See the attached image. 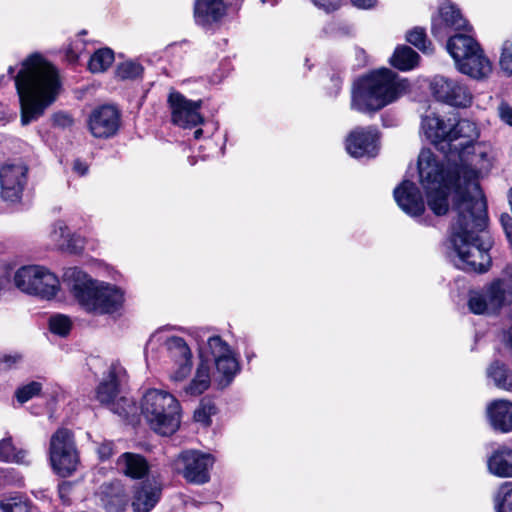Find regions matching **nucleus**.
Returning a JSON list of instances; mask_svg holds the SVG:
<instances>
[{
  "mask_svg": "<svg viewBox=\"0 0 512 512\" xmlns=\"http://www.w3.org/2000/svg\"><path fill=\"white\" fill-rule=\"evenodd\" d=\"M455 219L451 226V242L462 262L461 269L485 272L491 264L488 253L491 241L487 227L486 203L476 199L455 204Z\"/></svg>",
  "mask_w": 512,
  "mask_h": 512,
  "instance_id": "obj_1",
  "label": "nucleus"
},
{
  "mask_svg": "<svg viewBox=\"0 0 512 512\" xmlns=\"http://www.w3.org/2000/svg\"><path fill=\"white\" fill-rule=\"evenodd\" d=\"M13 79L20 101V121L27 126L43 116L56 100L61 87L59 76L49 62L32 55Z\"/></svg>",
  "mask_w": 512,
  "mask_h": 512,
  "instance_id": "obj_2",
  "label": "nucleus"
},
{
  "mask_svg": "<svg viewBox=\"0 0 512 512\" xmlns=\"http://www.w3.org/2000/svg\"><path fill=\"white\" fill-rule=\"evenodd\" d=\"M447 158V167L436 158L430 149L421 150L418 157V171L420 182L427 194V204L437 215H445L448 212V192L453 189V211L455 212V199L458 189H463L462 182L450 179V174L455 169L456 159Z\"/></svg>",
  "mask_w": 512,
  "mask_h": 512,
  "instance_id": "obj_3",
  "label": "nucleus"
},
{
  "mask_svg": "<svg viewBox=\"0 0 512 512\" xmlns=\"http://www.w3.org/2000/svg\"><path fill=\"white\" fill-rule=\"evenodd\" d=\"M64 282L78 304L89 313H114L123 304V293L117 287L93 280L77 267L65 271Z\"/></svg>",
  "mask_w": 512,
  "mask_h": 512,
  "instance_id": "obj_4",
  "label": "nucleus"
},
{
  "mask_svg": "<svg viewBox=\"0 0 512 512\" xmlns=\"http://www.w3.org/2000/svg\"><path fill=\"white\" fill-rule=\"evenodd\" d=\"M408 83L399 80L396 73L380 69L358 81L353 92L351 108L361 113H374L398 99Z\"/></svg>",
  "mask_w": 512,
  "mask_h": 512,
  "instance_id": "obj_5",
  "label": "nucleus"
},
{
  "mask_svg": "<svg viewBox=\"0 0 512 512\" xmlns=\"http://www.w3.org/2000/svg\"><path fill=\"white\" fill-rule=\"evenodd\" d=\"M492 162V150L483 144H473L463 160L456 159L455 169L450 174V179L461 181L463 189H458L455 204L472 202L476 199L485 201L478 178L491 169Z\"/></svg>",
  "mask_w": 512,
  "mask_h": 512,
  "instance_id": "obj_6",
  "label": "nucleus"
},
{
  "mask_svg": "<svg viewBox=\"0 0 512 512\" xmlns=\"http://www.w3.org/2000/svg\"><path fill=\"white\" fill-rule=\"evenodd\" d=\"M141 412L152 430L171 435L180 424V404L170 393L158 389L148 390L141 402Z\"/></svg>",
  "mask_w": 512,
  "mask_h": 512,
  "instance_id": "obj_7",
  "label": "nucleus"
},
{
  "mask_svg": "<svg viewBox=\"0 0 512 512\" xmlns=\"http://www.w3.org/2000/svg\"><path fill=\"white\" fill-rule=\"evenodd\" d=\"M446 47L461 73L474 79H483L491 74V61L472 36L457 33L448 39Z\"/></svg>",
  "mask_w": 512,
  "mask_h": 512,
  "instance_id": "obj_8",
  "label": "nucleus"
},
{
  "mask_svg": "<svg viewBox=\"0 0 512 512\" xmlns=\"http://www.w3.org/2000/svg\"><path fill=\"white\" fill-rule=\"evenodd\" d=\"M48 455L53 471L61 477L71 476L80 465L74 435L67 428H59L51 435Z\"/></svg>",
  "mask_w": 512,
  "mask_h": 512,
  "instance_id": "obj_9",
  "label": "nucleus"
},
{
  "mask_svg": "<svg viewBox=\"0 0 512 512\" xmlns=\"http://www.w3.org/2000/svg\"><path fill=\"white\" fill-rule=\"evenodd\" d=\"M14 283L21 291L44 299L53 298L59 289L56 275L39 265L19 268L14 275Z\"/></svg>",
  "mask_w": 512,
  "mask_h": 512,
  "instance_id": "obj_10",
  "label": "nucleus"
},
{
  "mask_svg": "<svg viewBox=\"0 0 512 512\" xmlns=\"http://www.w3.org/2000/svg\"><path fill=\"white\" fill-rule=\"evenodd\" d=\"M512 290L509 284L501 279L492 281L482 289L471 291L468 307L473 314L493 315L509 302Z\"/></svg>",
  "mask_w": 512,
  "mask_h": 512,
  "instance_id": "obj_11",
  "label": "nucleus"
},
{
  "mask_svg": "<svg viewBox=\"0 0 512 512\" xmlns=\"http://www.w3.org/2000/svg\"><path fill=\"white\" fill-rule=\"evenodd\" d=\"M479 137L476 124L468 119L450 123L445 157L463 160Z\"/></svg>",
  "mask_w": 512,
  "mask_h": 512,
  "instance_id": "obj_12",
  "label": "nucleus"
},
{
  "mask_svg": "<svg viewBox=\"0 0 512 512\" xmlns=\"http://www.w3.org/2000/svg\"><path fill=\"white\" fill-rule=\"evenodd\" d=\"M214 459L211 455L196 450H187L178 455L174 461L175 470L194 484H204L209 481V469Z\"/></svg>",
  "mask_w": 512,
  "mask_h": 512,
  "instance_id": "obj_13",
  "label": "nucleus"
},
{
  "mask_svg": "<svg viewBox=\"0 0 512 512\" xmlns=\"http://www.w3.org/2000/svg\"><path fill=\"white\" fill-rule=\"evenodd\" d=\"M431 90L437 100L451 106L465 108L472 103L473 95L470 89L455 79L436 76L431 83Z\"/></svg>",
  "mask_w": 512,
  "mask_h": 512,
  "instance_id": "obj_14",
  "label": "nucleus"
},
{
  "mask_svg": "<svg viewBox=\"0 0 512 512\" xmlns=\"http://www.w3.org/2000/svg\"><path fill=\"white\" fill-rule=\"evenodd\" d=\"M164 345L173 362L170 379L175 382L183 381L192 369V353L188 344L181 337L171 336L164 341Z\"/></svg>",
  "mask_w": 512,
  "mask_h": 512,
  "instance_id": "obj_15",
  "label": "nucleus"
},
{
  "mask_svg": "<svg viewBox=\"0 0 512 512\" xmlns=\"http://www.w3.org/2000/svg\"><path fill=\"white\" fill-rule=\"evenodd\" d=\"M172 122L181 127H194L203 122L199 113L202 101H191L179 92H171L168 98Z\"/></svg>",
  "mask_w": 512,
  "mask_h": 512,
  "instance_id": "obj_16",
  "label": "nucleus"
},
{
  "mask_svg": "<svg viewBox=\"0 0 512 512\" xmlns=\"http://www.w3.org/2000/svg\"><path fill=\"white\" fill-rule=\"evenodd\" d=\"M379 135L373 127H357L350 132L346 139V150L355 158L375 157L378 153Z\"/></svg>",
  "mask_w": 512,
  "mask_h": 512,
  "instance_id": "obj_17",
  "label": "nucleus"
},
{
  "mask_svg": "<svg viewBox=\"0 0 512 512\" xmlns=\"http://www.w3.org/2000/svg\"><path fill=\"white\" fill-rule=\"evenodd\" d=\"M120 126V113L112 105H103L94 109L88 118V128L96 138L114 136Z\"/></svg>",
  "mask_w": 512,
  "mask_h": 512,
  "instance_id": "obj_18",
  "label": "nucleus"
},
{
  "mask_svg": "<svg viewBox=\"0 0 512 512\" xmlns=\"http://www.w3.org/2000/svg\"><path fill=\"white\" fill-rule=\"evenodd\" d=\"M28 169L22 163H8L0 169V183L2 197L11 202L20 199L26 183Z\"/></svg>",
  "mask_w": 512,
  "mask_h": 512,
  "instance_id": "obj_19",
  "label": "nucleus"
},
{
  "mask_svg": "<svg viewBox=\"0 0 512 512\" xmlns=\"http://www.w3.org/2000/svg\"><path fill=\"white\" fill-rule=\"evenodd\" d=\"M451 30L469 31L470 27L457 7L444 3L439 9V16L433 20L432 33L435 37L443 39Z\"/></svg>",
  "mask_w": 512,
  "mask_h": 512,
  "instance_id": "obj_20",
  "label": "nucleus"
},
{
  "mask_svg": "<svg viewBox=\"0 0 512 512\" xmlns=\"http://www.w3.org/2000/svg\"><path fill=\"white\" fill-rule=\"evenodd\" d=\"M394 198L398 206L408 215L417 217L425 211V204L415 183L405 180L394 189Z\"/></svg>",
  "mask_w": 512,
  "mask_h": 512,
  "instance_id": "obj_21",
  "label": "nucleus"
},
{
  "mask_svg": "<svg viewBox=\"0 0 512 512\" xmlns=\"http://www.w3.org/2000/svg\"><path fill=\"white\" fill-rule=\"evenodd\" d=\"M126 371L119 363L111 364L108 376L97 388V399L106 405H111L119 393V386L125 380Z\"/></svg>",
  "mask_w": 512,
  "mask_h": 512,
  "instance_id": "obj_22",
  "label": "nucleus"
},
{
  "mask_svg": "<svg viewBox=\"0 0 512 512\" xmlns=\"http://www.w3.org/2000/svg\"><path fill=\"white\" fill-rule=\"evenodd\" d=\"M451 121L445 122L435 114L427 115L422 119V129L425 136L434 146L445 153Z\"/></svg>",
  "mask_w": 512,
  "mask_h": 512,
  "instance_id": "obj_23",
  "label": "nucleus"
},
{
  "mask_svg": "<svg viewBox=\"0 0 512 512\" xmlns=\"http://www.w3.org/2000/svg\"><path fill=\"white\" fill-rule=\"evenodd\" d=\"M161 487L156 483L146 481L135 488L132 508L134 512H149L158 503Z\"/></svg>",
  "mask_w": 512,
  "mask_h": 512,
  "instance_id": "obj_24",
  "label": "nucleus"
},
{
  "mask_svg": "<svg viewBox=\"0 0 512 512\" xmlns=\"http://www.w3.org/2000/svg\"><path fill=\"white\" fill-rule=\"evenodd\" d=\"M232 0H196L194 16L198 24L206 25L220 20L226 12V3Z\"/></svg>",
  "mask_w": 512,
  "mask_h": 512,
  "instance_id": "obj_25",
  "label": "nucleus"
},
{
  "mask_svg": "<svg viewBox=\"0 0 512 512\" xmlns=\"http://www.w3.org/2000/svg\"><path fill=\"white\" fill-rule=\"evenodd\" d=\"M492 427L501 432L512 431V403L506 400H497L487 409Z\"/></svg>",
  "mask_w": 512,
  "mask_h": 512,
  "instance_id": "obj_26",
  "label": "nucleus"
},
{
  "mask_svg": "<svg viewBox=\"0 0 512 512\" xmlns=\"http://www.w3.org/2000/svg\"><path fill=\"white\" fill-rule=\"evenodd\" d=\"M101 500L109 512H123L128 502L124 488L118 481L101 486Z\"/></svg>",
  "mask_w": 512,
  "mask_h": 512,
  "instance_id": "obj_27",
  "label": "nucleus"
},
{
  "mask_svg": "<svg viewBox=\"0 0 512 512\" xmlns=\"http://www.w3.org/2000/svg\"><path fill=\"white\" fill-rule=\"evenodd\" d=\"M123 473L131 478H142L148 472V464L145 458L139 454L126 452L117 461Z\"/></svg>",
  "mask_w": 512,
  "mask_h": 512,
  "instance_id": "obj_28",
  "label": "nucleus"
},
{
  "mask_svg": "<svg viewBox=\"0 0 512 512\" xmlns=\"http://www.w3.org/2000/svg\"><path fill=\"white\" fill-rule=\"evenodd\" d=\"M489 471L499 477H512V450L501 448L488 460Z\"/></svg>",
  "mask_w": 512,
  "mask_h": 512,
  "instance_id": "obj_29",
  "label": "nucleus"
},
{
  "mask_svg": "<svg viewBox=\"0 0 512 512\" xmlns=\"http://www.w3.org/2000/svg\"><path fill=\"white\" fill-rule=\"evenodd\" d=\"M487 377L500 389L512 390V372L500 361H494L487 368Z\"/></svg>",
  "mask_w": 512,
  "mask_h": 512,
  "instance_id": "obj_30",
  "label": "nucleus"
},
{
  "mask_svg": "<svg viewBox=\"0 0 512 512\" xmlns=\"http://www.w3.org/2000/svg\"><path fill=\"white\" fill-rule=\"evenodd\" d=\"M217 373L219 374V384L226 387L230 384L236 373L239 371V364L233 353L221 357L214 361Z\"/></svg>",
  "mask_w": 512,
  "mask_h": 512,
  "instance_id": "obj_31",
  "label": "nucleus"
},
{
  "mask_svg": "<svg viewBox=\"0 0 512 512\" xmlns=\"http://www.w3.org/2000/svg\"><path fill=\"white\" fill-rule=\"evenodd\" d=\"M0 512H34V505L25 495L15 493L0 499Z\"/></svg>",
  "mask_w": 512,
  "mask_h": 512,
  "instance_id": "obj_32",
  "label": "nucleus"
},
{
  "mask_svg": "<svg viewBox=\"0 0 512 512\" xmlns=\"http://www.w3.org/2000/svg\"><path fill=\"white\" fill-rule=\"evenodd\" d=\"M419 55L409 46H399L391 58V64L403 71L413 69L419 61Z\"/></svg>",
  "mask_w": 512,
  "mask_h": 512,
  "instance_id": "obj_33",
  "label": "nucleus"
},
{
  "mask_svg": "<svg viewBox=\"0 0 512 512\" xmlns=\"http://www.w3.org/2000/svg\"><path fill=\"white\" fill-rule=\"evenodd\" d=\"M27 451L17 449L13 442L12 437L8 436L0 440V461L12 462L17 464H28Z\"/></svg>",
  "mask_w": 512,
  "mask_h": 512,
  "instance_id": "obj_34",
  "label": "nucleus"
},
{
  "mask_svg": "<svg viewBox=\"0 0 512 512\" xmlns=\"http://www.w3.org/2000/svg\"><path fill=\"white\" fill-rule=\"evenodd\" d=\"M210 382L209 367L202 362L196 370L195 377L185 387V393L191 396H198L209 388Z\"/></svg>",
  "mask_w": 512,
  "mask_h": 512,
  "instance_id": "obj_35",
  "label": "nucleus"
},
{
  "mask_svg": "<svg viewBox=\"0 0 512 512\" xmlns=\"http://www.w3.org/2000/svg\"><path fill=\"white\" fill-rule=\"evenodd\" d=\"M50 238L54 245L61 250L71 251L75 247L72 244L73 239L71 237L70 230L63 221H57L54 223L50 232Z\"/></svg>",
  "mask_w": 512,
  "mask_h": 512,
  "instance_id": "obj_36",
  "label": "nucleus"
},
{
  "mask_svg": "<svg viewBox=\"0 0 512 512\" xmlns=\"http://www.w3.org/2000/svg\"><path fill=\"white\" fill-rule=\"evenodd\" d=\"M114 61V53L109 48L97 50L90 58L88 68L92 73L106 71Z\"/></svg>",
  "mask_w": 512,
  "mask_h": 512,
  "instance_id": "obj_37",
  "label": "nucleus"
},
{
  "mask_svg": "<svg viewBox=\"0 0 512 512\" xmlns=\"http://www.w3.org/2000/svg\"><path fill=\"white\" fill-rule=\"evenodd\" d=\"M406 40L425 54H431L433 52L432 44L427 39L426 32L423 28L415 27L408 31Z\"/></svg>",
  "mask_w": 512,
  "mask_h": 512,
  "instance_id": "obj_38",
  "label": "nucleus"
},
{
  "mask_svg": "<svg viewBox=\"0 0 512 512\" xmlns=\"http://www.w3.org/2000/svg\"><path fill=\"white\" fill-rule=\"evenodd\" d=\"M496 512H512V483L506 482L499 488L495 498Z\"/></svg>",
  "mask_w": 512,
  "mask_h": 512,
  "instance_id": "obj_39",
  "label": "nucleus"
},
{
  "mask_svg": "<svg viewBox=\"0 0 512 512\" xmlns=\"http://www.w3.org/2000/svg\"><path fill=\"white\" fill-rule=\"evenodd\" d=\"M143 67L135 61H125L117 66L116 75L122 80H133L140 77Z\"/></svg>",
  "mask_w": 512,
  "mask_h": 512,
  "instance_id": "obj_40",
  "label": "nucleus"
},
{
  "mask_svg": "<svg viewBox=\"0 0 512 512\" xmlns=\"http://www.w3.org/2000/svg\"><path fill=\"white\" fill-rule=\"evenodd\" d=\"M207 347L214 361L232 352L230 346L220 336L217 335L210 336L208 338Z\"/></svg>",
  "mask_w": 512,
  "mask_h": 512,
  "instance_id": "obj_41",
  "label": "nucleus"
},
{
  "mask_svg": "<svg viewBox=\"0 0 512 512\" xmlns=\"http://www.w3.org/2000/svg\"><path fill=\"white\" fill-rule=\"evenodd\" d=\"M216 407L209 400H202L200 406L194 412V419L196 422L208 426L210 424V417L215 414Z\"/></svg>",
  "mask_w": 512,
  "mask_h": 512,
  "instance_id": "obj_42",
  "label": "nucleus"
},
{
  "mask_svg": "<svg viewBox=\"0 0 512 512\" xmlns=\"http://www.w3.org/2000/svg\"><path fill=\"white\" fill-rule=\"evenodd\" d=\"M41 389V383L33 381L22 387H19L15 392V396L20 403H25L34 396L38 395L41 392Z\"/></svg>",
  "mask_w": 512,
  "mask_h": 512,
  "instance_id": "obj_43",
  "label": "nucleus"
},
{
  "mask_svg": "<svg viewBox=\"0 0 512 512\" xmlns=\"http://www.w3.org/2000/svg\"><path fill=\"white\" fill-rule=\"evenodd\" d=\"M110 410L120 417L127 418L136 410L135 404L126 397L115 400L110 406Z\"/></svg>",
  "mask_w": 512,
  "mask_h": 512,
  "instance_id": "obj_44",
  "label": "nucleus"
},
{
  "mask_svg": "<svg viewBox=\"0 0 512 512\" xmlns=\"http://www.w3.org/2000/svg\"><path fill=\"white\" fill-rule=\"evenodd\" d=\"M50 330L54 334L66 336L72 326L71 320L65 315H55L50 318Z\"/></svg>",
  "mask_w": 512,
  "mask_h": 512,
  "instance_id": "obj_45",
  "label": "nucleus"
},
{
  "mask_svg": "<svg viewBox=\"0 0 512 512\" xmlns=\"http://www.w3.org/2000/svg\"><path fill=\"white\" fill-rule=\"evenodd\" d=\"M499 65L503 72L512 75V40L503 43Z\"/></svg>",
  "mask_w": 512,
  "mask_h": 512,
  "instance_id": "obj_46",
  "label": "nucleus"
},
{
  "mask_svg": "<svg viewBox=\"0 0 512 512\" xmlns=\"http://www.w3.org/2000/svg\"><path fill=\"white\" fill-rule=\"evenodd\" d=\"M96 451L101 461L108 460L114 454V443L112 441H104L98 445Z\"/></svg>",
  "mask_w": 512,
  "mask_h": 512,
  "instance_id": "obj_47",
  "label": "nucleus"
},
{
  "mask_svg": "<svg viewBox=\"0 0 512 512\" xmlns=\"http://www.w3.org/2000/svg\"><path fill=\"white\" fill-rule=\"evenodd\" d=\"M498 115L504 123L508 124L509 126H512V106L505 102H502L498 106Z\"/></svg>",
  "mask_w": 512,
  "mask_h": 512,
  "instance_id": "obj_48",
  "label": "nucleus"
},
{
  "mask_svg": "<svg viewBox=\"0 0 512 512\" xmlns=\"http://www.w3.org/2000/svg\"><path fill=\"white\" fill-rule=\"evenodd\" d=\"M22 359V356L20 354H13V355H10V354H6V355H3L1 358H0V365L2 366L3 369H10L12 368L14 365H16L17 363H19Z\"/></svg>",
  "mask_w": 512,
  "mask_h": 512,
  "instance_id": "obj_49",
  "label": "nucleus"
},
{
  "mask_svg": "<svg viewBox=\"0 0 512 512\" xmlns=\"http://www.w3.org/2000/svg\"><path fill=\"white\" fill-rule=\"evenodd\" d=\"M313 3L319 8L324 9L326 12H332L338 9V3L333 0H312Z\"/></svg>",
  "mask_w": 512,
  "mask_h": 512,
  "instance_id": "obj_50",
  "label": "nucleus"
},
{
  "mask_svg": "<svg viewBox=\"0 0 512 512\" xmlns=\"http://www.w3.org/2000/svg\"><path fill=\"white\" fill-rule=\"evenodd\" d=\"M71 487L72 485L70 482H63L59 485V495L64 502L68 501L67 495L69 494Z\"/></svg>",
  "mask_w": 512,
  "mask_h": 512,
  "instance_id": "obj_51",
  "label": "nucleus"
},
{
  "mask_svg": "<svg viewBox=\"0 0 512 512\" xmlns=\"http://www.w3.org/2000/svg\"><path fill=\"white\" fill-rule=\"evenodd\" d=\"M351 1L355 6H357L359 8H364V9L370 8L376 3V0H351Z\"/></svg>",
  "mask_w": 512,
  "mask_h": 512,
  "instance_id": "obj_52",
  "label": "nucleus"
},
{
  "mask_svg": "<svg viewBox=\"0 0 512 512\" xmlns=\"http://www.w3.org/2000/svg\"><path fill=\"white\" fill-rule=\"evenodd\" d=\"M73 169L79 175H85V173L88 170V167H87L86 164H84L81 161L77 160V161L74 162Z\"/></svg>",
  "mask_w": 512,
  "mask_h": 512,
  "instance_id": "obj_53",
  "label": "nucleus"
},
{
  "mask_svg": "<svg viewBox=\"0 0 512 512\" xmlns=\"http://www.w3.org/2000/svg\"><path fill=\"white\" fill-rule=\"evenodd\" d=\"M203 134V130L202 129H197L195 132H194V138L195 139H199Z\"/></svg>",
  "mask_w": 512,
  "mask_h": 512,
  "instance_id": "obj_54",
  "label": "nucleus"
},
{
  "mask_svg": "<svg viewBox=\"0 0 512 512\" xmlns=\"http://www.w3.org/2000/svg\"><path fill=\"white\" fill-rule=\"evenodd\" d=\"M157 337H158V334H157V333L153 334V335L150 337L149 342L154 341V339H156Z\"/></svg>",
  "mask_w": 512,
  "mask_h": 512,
  "instance_id": "obj_55",
  "label": "nucleus"
},
{
  "mask_svg": "<svg viewBox=\"0 0 512 512\" xmlns=\"http://www.w3.org/2000/svg\"><path fill=\"white\" fill-rule=\"evenodd\" d=\"M8 73L12 76L14 73V68L12 66L9 67Z\"/></svg>",
  "mask_w": 512,
  "mask_h": 512,
  "instance_id": "obj_56",
  "label": "nucleus"
}]
</instances>
